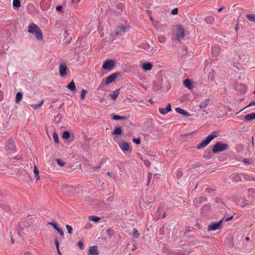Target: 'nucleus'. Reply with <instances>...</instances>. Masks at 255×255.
Segmentation results:
<instances>
[{"instance_id":"f257e3e1","label":"nucleus","mask_w":255,"mask_h":255,"mask_svg":"<svg viewBox=\"0 0 255 255\" xmlns=\"http://www.w3.org/2000/svg\"><path fill=\"white\" fill-rule=\"evenodd\" d=\"M28 32L34 34L36 39L41 40L43 38L42 31L39 27L35 23H31L28 25Z\"/></svg>"},{"instance_id":"f03ea898","label":"nucleus","mask_w":255,"mask_h":255,"mask_svg":"<svg viewBox=\"0 0 255 255\" xmlns=\"http://www.w3.org/2000/svg\"><path fill=\"white\" fill-rule=\"evenodd\" d=\"M217 135L216 132H214L211 134H209L205 139L201 141L197 145V148L200 149L206 147L215 137H217Z\"/></svg>"},{"instance_id":"7ed1b4c3","label":"nucleus","mask_w":255,"mask_h":255,"mask_svg":"<svg viewBox=\"0 0 255 255\" xmlns=\"http://www.w3.org/2000/svg\"><path fill=\"white\" fill-rule=\"evenodd\" d=\"M5 149L9 153L15 151L16 146L15 145L13 139L12 138L10 137L6 141Z\"/></svg>"},{"instance_id":"20e7f679","label":"nucleus","mask_w":255,"mask_h":255,"mask_svg":"<svg viewBox=\"0 0 255 255\" xmlns=\"http://www.w3.org/2000/svg\"><path fill=\"white\" fill-rule=\"evenodd\" d=\"M228 145L225 143H223L221 141H219L216 143L214 146L212 151L214 153L217 152L222 151L227 149Z\"/></svg>"},{"instance_id":"39448f33","label":"nucleus","mask_w":255,"mask_h":255,"mask_svg":"<svg viewBox=\"0 0 255 255\" xmlns=\"http://www.w3.org/2000/svg\"><path fill=\"white\" fill-rule=\"evenodd\" d=\"M224 220V218L218 222L211 223L208 227V230L209 231H215L219 229L222 225L223 221Z\"/></svg>"},{"instance_id":"423d86ee","label":"nucleus","mask_w":255,"mask_h":255,"mask_svg":"<svg viewBox=\"0 0 255 255\" xmlns=\"http://www.w3.org/2000/svg\"><path fill=\"white\" fill-rule=\"evenodd\" d=\"M115 62L112 59L106 60L103 64L102 67L104 69L110 70L115 66Z\"/></svg>"},{"instance_id":"0eeeda50","label":"nucleus","mask_w":255,"mask_h":255,"mask_svg":"<svg viewBox=\"0 0 255 255\" xmlns=\"http://www.w3.org/2000/svg\"><path fill=\"white\" fill-rule=\"evenodd\" d=\"M177 31L176 33V36H177V39L178 40L183 39L185 36L184 30L183 27L181 25H179L177 26Z\"/></svg>"},{"instance_id":"6e6552de","label":"nucleus","mask_w":255,"mask_h":255,"mask_svg":"<svg viewBox=\"0 0 255 255\" xmlns=\"http://www.w3.org/2000/svg\"><path fill=\"white\" fill-rule=\"evenodd\" d=\"M129 29L128 26H119L117 27L115 30V34L117 35H122L123 33L128 32Z\"/></svg>"},{"instance_id":"1a4fd4ad","label":"nucleus","mask_w":255,"mask_h":255,"mask_svg":"<svg viewBox=\"0 0 255 255\" xmlns=\"http://www.w3.org/2000/svg\"><path fill=\"white\" fill-rule=\"evenodd\" d=\"M67 65L65 63H63L60 64L59 65V71H60V75L61 77H65L67 75Z\"/></svg>"},{"instance_id":"9d476101","label":"nucleus","mask_w":255,"mask_h":255,"mask_svg":"<svg viewBox=\"0 0 255 255\" xmlns=\"http://www.w3.org/2000/svg\"><path fill=\"white\" fill-rule=\"evenodd\" d=\"M119 145L124 152H126L129 150V145L127 142L122 141L119 143Z\"/></svg>"},{"instance_id":"9b49d317","label":"nucleus","mask_w":255,"mask_h":255,"mask_svg":"<svg viewBox=\"0 0 255 255\" xmlns=\"http://www.w3.org/2000/svg\"><path fill=\"white\" fill-rule=\"evenodd\" d=\"M159 112L162 115H165L171 111V105L168 104L166 108H159Z\"/></svg>"},{"instance_id":"f8f14e48","label":"nucleus","mask_w":255,"mask_h":255,"mask_svg":"<svg viewBox=\"0 0 255 255\" xmlns=\"http://www.w3.org/2000/svg\"><path fill=\"white\" fill-rule=\"evenodd\" d=\"M117 77V74L113 73L107 77L105 82L107 84H110V83H112L113 82H114L116 80Z\"/></svg>"},{"instance_id":"ddd939ff","label":"nucleus","mask_w":255,"mask_h":255,"mask_svg":"<svg viewBox=\"0 0 255 255\" xmlns=\"http://www.w3.org/2000/svg\"><path fill=\"white\" fill-rule=\"evenodd\" d=\"M88 254V255H98L97 247L96 246L91 247L89 248Z\"/></svg>"},{"instance_id":"4468645a","label":"nucleus","mask_w":255,"mask_h":255,"mask_svg":"<svg viewBox=\"0 0 255 255\" xmlns=\"http://www.w3.org/2000/svg\"><path fill=\"white\" fill-rule=\"evenodd\" d=\"M220 50H221L220 47L217 45H215L212 48L211 52H212V55L214 57H216L219 55V54L220 52Z\"/></svg>"},{"instance_id":"2eb2a0df","label":"nucleus","mask_w":255,"mask_h":255,"mask_svg":"<svg viewBox=\"0 0 255 255\" xmlns=\"http://www.w3.org/2000/svg\"><path fill=\"white\" fill-rule=\"evenodd\" d=\"M152 68L153 65L151 63L145 62L142 64V69L145 71L151 70Z\"/></svg>"},{"instance_id":"dca6fc26","label":"nucleus","mask_w":255,"mask_h":255,"mask_svg":"<svg viewBox=\"0 0 255 255\" xmlns=\"http://www.w3.org/2000/svg\"><path fill=\"white\" fill-rule=\"evenodd\" d=\"M244 119L246 121H251L255 120V113H252L251 114L246 115L244 116Z\"/></svg>"},{"instance_id":"f3484780","label":"nucleus","mask_w":255,"mask_h":255,"mask_svg":"<svg viewBox=\"0 0 255 255\" xmlns=\"http://www.w3.org/2000/svg\"><path fill=\"white\" fill-rule=\"evenodd\" d=\"M215 20V18L212 16H208L205 18V22L210 24L214 23Z\"/></svg>"},{"instance_id":"a211bd4d","label":"nucleus","mask_w":255,"mask_h":255,"mask_svg":"<svg viewBox=\"0 0 255 255\" xmlns=\"http://www.w3.org/2000/svg\"><path fill=\"white\" fill-rule=\"evenodd\" d=\"M67 88L71 90L72 91H74L76 90V86L75 85V83L73 80L71 81L67 86Z\"/></svg>"},{"instance_id":"6ab92c4d","label":"nucleus","mask_w":255,"mask_h":255,"mask_svg":"<svg viewBox=\"0 0 255 255\" xmlns=\"http://www.w3.org/2000/svg\"><path fill=\"white\" fill-rule=\"evenodd\" d=\"M175 111L177 113H179V114H180L183 116H188L189 115L187 112H186V111H185L183 109H181L180 108H176L175 109Z\"/></svg>"},{"instance_id":"aec40b11","label":"nucleus","mask_w":255,"mask_h":255,"mask_svg":"<svg viewBox=\"0 0 255 255\" xmlns=\"http://www.w3.org/2000/svg\"><path fill=\"white\" fill-rule=\"evenodd\" d=\"M183 84L184 85L189 89H192V83L191 81L189 79H185L183 82Z\"/></svg>"},{"instance_id":"412c9836","label":"nucleus","mask_w":255,"mask_h":255,"mask_svg":"<svg viewBox=\"0 0 255 255\" xmlns=\"http://www.w3.org/2000/svg\"><path fill=\"white\" fill-rule=\"evenodd\" d=\"M119 94H120L119 90H117L113 92V93L110 94L109 96L111 98V99H112L114 100H115L117 98Z\"/></svg>"},{"instance_id":"4be33fe9","label":"nucleus","mask_w":255,"mask_h":255,"mask_svg":"<svg viewBox=\"0 0 255 255\" xmlns=\"http://www.w3.org/2000/svg\"><path fill=\"white\" fill-rule=\"evenodd\" d=\"M33 172L36 177V180L38 181L40 179V177L39 176V170L35 165L34 166Z\"/></svg>"},{"instance_id":"5701e85b","label":"nucleus","mask_w":255,"mask_h":255,"mask_svg":"<svg viewBox=\"0 0 255 255\" xmlns=\"http://www.w3.org/2000/svg\"><path fill=\"white\" fill-rule=\"evenodd\" d=\"M44 100H42L40 102V103L39 104H32L30 105V106L33 108L34 109V110H36L38 108H40V107H42V106L43 105V103H44Z\"/></svg>"},{"instance_id":"b1692460","label":"nucleus","mask_w":255,"mask_h":255,"mask_svg":"<svg viewBox=\"0 0 255 255\" xmlns=\"http://www.w3.org/2000/svg\"><path fill=\"white\" fill-rule=\"evenodd\" d=\"M88 219L90 221L95 223L99 222L100 220V218L96 216H89Z\"/></svg>"},{"instance_id":"393cba45","label":"nucleus","mask_w":255,"mask_h":255,"mask_svg":"<svg viewBox=\"0 0 255 255\" xmlns=\"http://www.w3.org/2000/svg\"><path fill=\"white\" fill-rule=\"evenodd\" d=\"M209 102V99H207L205 100L203 103H202L199 106V107L200 109H205L206 107L208 106Z\"/></svg>"},{"instance_id":"a878e982","label":"nucleus","mask_w":255,"mask_h":255,"mask_svg":"<svg viewBox=\"0 0 255 255\" xmlns=\"http://www.w3.org/2000/svg\"><path fill=\"white\" fill-rule=\"evenodd\" d=\"M22 98V95L21 92H18L15 97V102L18 104L21 100Z\"/></svg>"},{"instance_id":"bb28decb","label":"nucleus","mask_w":255,"mask_h":255,"mask_svg":"<svg viewBox=\"0 0 255 255\" xmlns=\"http://www.w3.org/2000/svg\"><path fill=\"white\" fill-rule=\"evenodd\" d=\"M13 6L14 9L20 7V1L19 0H13Z\"/></svg>"},{"instance_id":"cd10ccee","label":"nucleus","mask_w":255,"mask_h":255,"mask_svg":"<svg viewBox=\"0 0 255 255\" xmlns=\"http://www.w3.org/2000/svg\"><path fill=\"white\" fill-rule=\"evenodd\" d=\"M122 130L120 127H116L115 128L113 134L116 135H119L122 133Z\"/></svg>"},{"instance_id":"c85d7f7f","label":"nucleus","mask_w":255,"mask_h":255,"mask_svg":"<svg viewBox=\"0 0 255 255\" xmlns=\"http://www.w3.org/2000/svg\"><path fill=\"white\" fill-rule=\"evenodd\" d=\"M204 200V198L203 197L196 198L194 199V204H196L197 205H198L203 202Z\"/></svg>"},{"instance_id":"c756f323","label":"nucleus","mask_w":255,"mask_h":255,"mask_svg":"<svg viewBox=\"0 0 255 255\" xmlns=\"http://www.w3.org/2000/svg\"><path fill=\"white\" fill-rule=\"evenodd\" d=\"M246 17L250 21H255V15L254 14H247Z\"/></svg>"},{"instance_id":"7c9ffc66","label":"nucleus","mask_w":255,"mask_h":255,"mask_svg":"<svg viewBox=\"0 0 255 255\" xmlns=\"http://www.w3.org/2000/svg\"><path fill=\"white\" fill-rule=\"evenodd\" d=\"M132 234L133 237L136 238H137L140 235L138 231L135 228L132 230Z\"/></svg>"},{"instance_id":"2f4dec72","label":"nucleus","mask_w":255,"mask_h":255,"mask_svg":"<svg viewBox=\"0 0 255 255\" xmlns=\"http://www.w3.org/2000/svg\"><path fill=\"white\" fill-rule=\"evenodd\" d=\"M70 134L69 131H65L63 132L62 137L64 139H67L70 137Z\"/></svg>"},{"instance_id":"473e14b6","label":"nucleus","mask_w":255,"mask_h":255,"mask_svg":"<svg viewBox=\"0 0 255 255\" xmlns=\"http://www.w3.org/2000/svg\"><path fill=\"white\" fill-rule=\"evenodd\" d=\"M87 93V91L83 89L81 93V99L83 100L85 98L86 95Z\"/></svg>"},{"instance_id":"72a5a7b5","label":"nucleus","mask_w":255,"mask_h":255,"mask_svg":"<svg viewBox=\"0 0 255 255\" xmlns=\"http://www.w3.org/2000/svg\"><path fill=\"white\" fill-rule=\"evenodd\" d=\"M53 139H54L55 142L57 143H59L58 135V134L56 132H54V133L53 134Z\"/></svg>"},{"instance_id":"f704fd0d","label":"nucleus","mask_w":255,"mask_h":255,"mask_svg":"<svg viewBox=\"0 0 255 255\" xmlns=\"http://www.w3.org/2000/svg\"><path fill=\"white\" fill-rule=\"evenodd\" d=\"M56 160L57 164L59 165L60 166H63L65 165V161L60 159H57Z\"/></svg>"},{"instance_id":"c9c22d12","label":"nucleus","mask_w":255,"mask_h":255,"mask_svg":"<svg viewBox=\"0 0 255 255\" xmlns=\"http://www.w3.org/2000/svg\"><path fill=\"white\" fill-rule=\"evenodd\" d=\"M113 119L115 120H120L125 119L124 117L120 116L119 115H115L113 116Z\"/></svg>"},{"instance_id":"e433bc0d","label":"nucleus","mask_w":255,"mask_h":255,"mask_svg":"<svg viewBox=\"0 0 255 255\" xmlns=\"http://www.w3.org/2000/svg\"><path fill=\"white\" fill-rule=\"evenodd\" d=\"M158 41L161 43H164L165 41V39L162 36H159L158 37Z\"/></svg>"},{"instance_id":"4c0bfd02","label":"nucleus","mask_w":255,"mask_h":255,"mask_svg":"<svg viewBox=\"0 0 255 255\" xmlns=\"http://www.w3.org/2000/svg\"><path fill=\"white\" fill-rule=\"evenodd\" d=\"M66 229H67V230L68 231V233L69 234H71L72 233V227L71 226L67 225L66 226Z\"/></svg>"},{"instance_id":"58836bf2","label":"nucleus","mask_w":255,"mask_h":255,"mask_svg":"<svg viewBox=\"0 0 255 255\" xmlns=\"http://www.w3.org/2000/svg\"><path fill=\"white\" fill-rule=\"evenodd\" d=\"M210 152L209 151V152H205L204 153V155H203V156L206 159H209L210 158Z\"/></svg>"},{"instance_id":"ea45409f","label":"nucleus","mask_w":255,"mask_h":255,"mask_svg":"<svg viewBox=\"0 0 255 255\" xmlns=\"http://www.w3.org/2000/svg\"><path fill=\"white\" fill-rule=\"evenodd\" d=\"M151 177H152V173H150L148 174V177H147V185H148L151 181Z\"/></svg>"},{"instance_id":"a19ab883","label":"nucleus","mask_w":255,"mask_h":255,"mask_svg":"<svg viewBox=\"0 0 255 255\" xmlns=\"http://www.w3.org/2000/svg\"><path fill=\"white\" fill-rule=\"evenodd\" d=\"M133 142L137 144L140 143V139L139 138H133L132 140Z\"/></svg>"},{"instance_id":"79ce46f5","label":"nucleus","mask_w":255,"mask_h":255,"mask_svg":"<svg viewBox=\"0 0 255 255\" xmlns=\"http://www.w3.org/2000/svg\"><path fill=\"white\" fill-rule=\"evenodd\" d=\"M56 231L60 234L61 236H64V232L62 229L60 228H57V229H56Z\"/></svg>"},{"instance_id":"37998d69","label":"nucleus","mask_w":255,"mask_h":255,"mask_svg":"<svg viewBox=\"0 0 255 255\" xmlns=\"http://www.w3.org/2000/svg\"><path fill=\"white\" fill-rule=\"evenodd\" d=\"M178 13V8H174L173 9H172L171 11V13L172 14V15H175V14H177Z\"/></svg>"},{"instance_id":"c03bdc74","label":"nucleus","mask_w":255,"mask_h":255,"mask_svg":"<svg viewBox=\"0 0 255 255\" xmlns=\"http://www.w3.org/2000/svg\"><path fill=\"white\" fill-rule=\"evenodd\" d=\"M48 224L49 225H51L54 228V229L56 230V229H57V228H59L58 227V226L57 225V224L55 223H53V222H49L48 223Z\"/></svg>"},{"instance_id":"a18cd8bd","label":"nucleus","mask_w":255,"mask_h":255,"mask_svg":"<svg viewBox=\"0 0 255 255\" xmlns=\"http://www.w3.org/2000/svg\"><path fill=\"white\" fill-rule=\"evenodd\" d=\"M182 176V172L181 171H177L176 172V176L178 178H180Z\"/></svg>"},{"instance_id":"49530a36","label":"nucleus","mask_w":255,"mask_h":255,"mask_svg":"<svg viewBox=\"0 0 255 255\" xmlns=\"http://www.w3.org/2000/svg\"><path fill=\"white\" fill-rule=\"evenodd\" d=\"M78 247L82 250L84 246V243L82 241H80L78 242Z\"/></svg>"},{"instance_id":"de8ad7c7","label":"nucleus","mask_w":255,"mask_h":255,"mask_svg":"<svg viewBox=\"0 0 255 255\" xmlns=\"http://www.w3.org/2000/svg\"><path fill=\"white\" fill-rule=\"evenodd\" d=\"M72 189H73V187H72L71 186H67L64 187L63 190V191L66 192L67 190H71Z\"/></svg>"},{"instance_id":"09e8293b","label":"nucleus","mask_w":255,"mask_h":255,"mask_svg":"<svg viewBox=\"0 0 255 255\" xmlns=\"http://www.w3.org/2000/svg\"><path fill=\"white\" fill-rule=\"evenodd\" d=\"M253 106H255V101L251 102L244 109L247 108L248 107H250Z\"/></svg>"},{"instance_id":"8fccbe9b","label":"nucleus","mask_w":255,"mask_h":255,"mask_svg":"<svg viewBox=\"0 0 255 255\" xmlns=\"http://www.w3.org/2000/svg\"><path fill=\"white\" fill-rule=\"evenodd\" d=\"M233 217H234L233 216H230V217H228V218H227L226 219L224 218V221H225L226 222L230 221H231L233 218Z\"/></svg>"},{"instance_id":"3c124183","label":"nucleus","mask_w":255,"mask_h":255,"mask_svg":"<svg viewBox=\"0 0 255 255\" xmlns=\"http://www.w3.org/2000/svg\"><path fill=\"white\" fill-rule=\"evenodd\" d=\"M55 244L57 250H58L59 243L57 239L55 240Z\"/></svg>"},{"instance_id":"603ef678","label":"nucleus","mask_w":255,"mask_h":255,"mask_svg":"<svg viewBox=\"0 0 255 255\" xmlns=\"http://www.w3.org/2000/svg\"><path fill=\"white\" fill-rule=\"evenodd\" d=\"M56 10L58 11H61L62 9V7L61 6H57L56 8Z\"/></svg>"},{"instance_id":"864d4df0","label":"nucleus","mask_w":255,"mask_h":255,"mask_svg":"<svg viewBox=\"0 0 255 255\" xmlns=\"http://www.w3.org/2000/svg\"><path fill=\"white\" fill-rule=\"evenodd\" d=\"M149 47V45L148 43H146L144 44L143 48L144 49H148Z\"/></svg>"},{"instance_id":"5fc2aeb1","label":"nucleus","mask_w":255,"mask_h":255,"mask_svg":"<svg viewBox=\"0 0 255 255\" xmlns=\"http://www.w3.org/2000/svg\"><path fill=\"white\" fill-rule=\"evenodd\" d=\"M91 224H90V223H87V224L85 225V226L84 228H85V229H88V228H91Z\"/></svg>"},{"instance_id":"6e6d98bb","label":"nucleus","mask_w":255,"mask_h":255,"mask_svg":"<svg viewBox=\"0 0 255 255\" xmlns=\"http://www.w3.org/2000/svg\"><path fill=\"white\" fill-rule=\"evenodd\" d=\"M244 162L245 163H249L250 162V160L249 159H245L243 160Z\"/></svg>"},{"instance_id":"4d7b16f0","label":"nucleus","mask_w":255,"mask_h":255,"mask_svg":"<svg viewBox=\"0 0 255 255\" xmlns=\"http://www.w3.org/2000/svg\"><path fill=\"white\" fill-rule=\"evenodd\" d=\"M72 0V2H73V3H78L80 2V0Z\"/></svg>"},{"instance_id":"13d9d810","label":"nucleus","mask_w":255,"mask_h":255,"mask_svg":"<svg viewBox=\"0 0 255 255\" xmlns=\"http://www.w3.org/2000/svg\"><path fill=\"white\" fill-rule=\"evenodd\" d=\"M24 255H32L29 252H25L24 254Z\"/></svg>"},{"instance_id":"bf43d9fd","label":"nucleus","mask_w":255,"mask_h":255,"mask_svg":"<svg viewBox=\"0 0 255 255\" xmlns=\"http://www.w3.org/2000/svg\"><path fill=\"white\" fill-rule=\"evenodd\" d=\"M144 163L147 166H148L150 165V163L148 162V161H144Z\"/></svg>"},{"instance_id":"052dcab7","label":"nucleus","mask_w":255,"mask_h":255,"mask_svg":"<svg viewBox=\"0 0 255 255\" xmlns=\"http://www.w3.org/2000/svg\"><path fill=\"white\" fill-rule=\"evenodd\" d=\"M237 175H237V174H232V175H231V177H232V178H234V177H235L237 176Z\"/></svg>"},{"instance_id":"680f3d73","label":"nucleus","mask_w":255,"mask_h":255,"mask_svg":"<svg viewBox=\"0 0 255 255\" xmlns=\"http://www.w3.org/2000/svg\"><path fill=\"white\" fill-rule=\"evenodd\" d=\"M224 7H221L220 8H219L218 10V12H221L224 9Z\"/></svg>"},{"instance_id":"e2e57ef3","label":"nucleus","mask_w":255,"mask_h":255,"mask_svg":"<svg viewBox=\"0 0 255 255\" xmlns=\"http://www.w3.org/2000/svg\"><path fill=\"white\" fill-rule=\"evenodd\" d=\"M57 251L58 255H62V253L60 252L59 248H58V250H57Z\"/></svg>"},{"instance_id":"0e129e2a","label":"nucleus","mask_w":255,"mask_h":255,"mask_svg":"<svg viewBox=\"0 0 255 255\" xmlns=\"http://www.w3.org/2000/svg\"><path fill=\"white\" fill-rule=\"evenodd\" d=\"M105 100V99L103 98H102L100 99V102L102 103Z\"/></svg>"},{"instance_id":"69168bd1","label":"nucleus","mask_w":255,"mask_h":255,"mask_svg":"<svg viewBox=\"0 0 255 255\" xmlns=\"http://www.w3.org/2000/svg\"><path fill=\"white\" fill-rule=\"evenodd\" d=\"M112 174V172H108L107 173V174H108V175H109V176H111V175Z\"/></svg>"},{"instance_id":"338daca9","label":"nucleus","mask_w":255,"mask_h":255,"mask_svg":"<svg viewBox=\"0 0 255 255\" xmlns=\"http://www.w3.org/2000/svg\"><path fill=\"white\" fill-rule=\"evenodd\" d=\"M11 241L12 244H13L14 243V241L12 238H11Z\"/></svg>"},{"instance_id":"774afa93","label":"nucleus","mask_w":255,"mask_h":255,"mask_svg":"<svg viewBox=\"0 0 255 255\" xmlns=\"http://www.w3.org/2000/svg\"><path fill=\"white\" fill-rule=\"evenodd\" d=\"M246 241H249V237H246Z\"/></svg>"}]
</instances>
